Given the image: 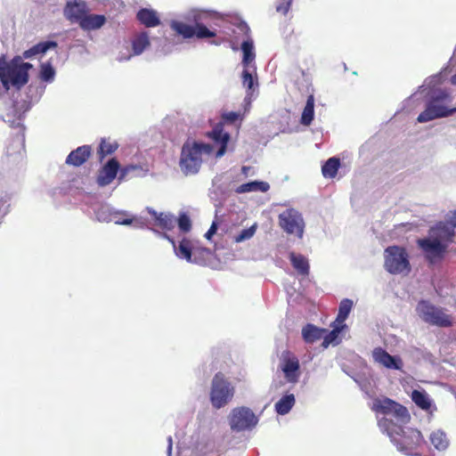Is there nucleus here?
<instances>
[{
	"label": "nucleus",
	"instance_id": "1",
	"mask_svg": "<svg viewBox=\"0 0 456 456\" xmlns=\"http://www.w3.org/2000/svg\"><path fill=\"white\" fill-rule=\"evenodd\" d=\"M455 231L447 224L440 222L429 230V237L419 239L417 245L421 249L429 265L441 262L447 253L450 243L453 241Z\"/></svg>",
	"mask_w": 456,
	"mask_h": 456
},
{
	"label": "nucleus",
	"instance_id": "2",
	"mask_svg": "<svg viewBox=\"0 0 456 456\" xmlns=\"http://www.w3.org/2000/svg\"><path fill=\"white\" fill-rule=\"evenodd\" d=\"M33 68L29 62L23 61L20 56L7 61L4 55L0 56V81L5 90L13 87L20 90L29 79L28 71Z\"/></svg>",
	"mask_w": 456,
	"mask_h": 456
},
{
	"label": "nucleus",
	"instance_id": "3",
	"mask_svg": "<svg viewBox=\"0 0 456 456\" xmlns=\"http://www.w3.org/2000/svg\"><path fill=\"white\" fill-rule=\"evenodd\" d=\"M213 151L214 147L209 143L186 141L182 147L179 161L183 173L186 175L197 174L203 162V154L210 155Z\"/></svg>",
	"mask_w": 456,
	"mask_h": 456
},
{
	"label": "nucleus",
	"instance_id": "4",
	"mask_svg": "<svg viewBox=\"0 0 456 456\" xmlns=\"http://www.w3.org/2000/svg\"><path fill=\"white\" fill-rule=\"evenodd\" d=\"M216 15L209 12H202L195 16V26L188 25L183 21H172L171 28L184 38L196 37L199 39L210 38L216 36V30L208 28L204 22L210 27L209 20L215 19Z\"/></svg>",
	"mask_w": 456,
	"mask_h": 456
},
{
	"label": "nucleus",
	"instance_id": "5",
	"mask_svg": "<svg viewBox=\"0 0 456 456\" xmlns=\"http://www.w3.org/2000/svg\"><path fill=\"white\" fill-rule=\"evenodd\" d=\"M388 436L397 449L406 455L419 456L418 449L425 443L420 431L415 428L403 429L402 427H395V430L389 431Z\"/></svg>",
	"mask_w": 456,
	"mask_h": 456
},
{
	"label": "nucleus",
	"instance_id": "6",
	"mask_svg": "<svg viewBox=\"0 0 456 456\" xmlns=\"http://www.w3.org/2000/svg\"><path fill=\"white\" fill-rule=\"evenodd\" d=\"M452 102V96L446 90L436 92L428 102L426 109L417 118L418 122L425 123L436 118H444L456 111V108L449 109L446 104Z\"/></svg>",
	"mask_w": 456,
	"mask_h": 456
},
{
	"label": "nucleus",
	"instance_id": "7",
	"mask_svg": "<svg viewBox=\"0 0 456 456\" xmlns=\"http://www.w3.org/2000/svg\"><path fill=\"white\" fill-rule=\"evenodd\" d=\"M384 268L391 274L408 275L411 265L406 248L395 245L387 247L384 251Z\"/></svg>",
	"mask_w": 456,
	"mask_h": 456
},
{
	"label": "nucleus",
	"instance_id": "8",
	"mask_svg": "<svg viewBox=\"0 0 456 456\" xmlns=\"http://www.w3.org/2000/svg\"><path fill=\"white\" fill-rule=\"evenodd\" d=\"M419 318L426 323L440 328H449L453 324V318L442 307L436 306L428 300H420L416 307Z\"/></svg>",
	"mask_w": 456,
	"mask_h": 456
},
{
	"label": "nucleus",
	"instance_id": "9",
	"mask_svg": "<svg viewBox=\"0 0 456 456\" xmlns=\"http://www.w3.org/2000/svg\"><path fill=\"white\" fill-rule=\"evenodd\" d=\"M234 388L222 372H217L212 380L210 401L212 405L220 409L233 397Z\"/></svg>",
	"mask_w": 456,
	"mask_h": 456
},
{
	"label": "nucleus",
	"instance_id": "10",
	"mask_svg": "<svg viewBox=\"0 0 456 456\" xmlns=\"http://www.w3.org/2000/svg\"><path fill=\"white\" fill-rule=\"evenodd\" d=\"M372 411L385 415H393L402 421H407L410 414L403 405L389 398L376 399L373 401Z\"/></svg>",
	"mask_w": 456,
	"mask_h": 456
},
{
	"label": "nucleus",
	"instance_id": "11",
	"mask_svg": "<svg viewBox=\"0 0 456 456\" xmlns=\"http://www.w3.org/2000/svg\"><path fill=\"white\" fill-rule=\"evenodd\" d=\"M257 423V418L254 412L247 407L234 408L230 416V426L232 430L242 431L254 428Z\"/></svg>",
	"mask_w": 456,
	"mask_h": 456
},
{
	"label": "nucleus",
	"instance_id": "12",
	"mask_svg": "<svg viewBox=\"0 0 456 456\" xmlns=\"http://www.w3.org/2000/svg\"><path fill=\"white\" fill-rule=\"evenodd\" d=\"M281 370L286 380L289 383H297L300 377V364L298 358L290 351L282 352L281 358Z\"/></svg>",
	"mask_w": 456,
	"mask_h": 456
},
{
	"label": "nucleus",
	"instance_id": "13",
	"mask_svg": "<svg viewBox=\"0 0 456 456\" xmlns=\"http://www.w3.org/2000/svg\"><path fill=\"white\" fill-rule=\"evenodd\" d=\"M281 227L288 233H296L299 238L303 235V220L293 209H287L279 216Z\"/></svg>",
	"mask_w": 456,
	"mask_h": 456
},
{
	"label": "nucleus",
	"instance_id": "14",
	"mask_svg": "<svg viewBox=\"0 0 456 456\" xmlns=\"http://www.w3.org/2000/svg\"><path fill=\"white\" fill-rule=\"evenodd\" d=\"M88 12L87 4L84 1L70 0L64 7V15L71 23L80 24Z\"/></svg>",
	"mask_w": 456,
	"mask_h": 456
},
{
	"label": "nucleus",
	"instance_id": "15",
	"mask_svg": "<svg viewBox=\"0 0 456 456\" xmlns=\"http://www.w3.org/2000/svg\"><path fill=\"white\" fill-rule=\"evenodd\" d=\"M119 168L120 165L117 159L112 158L108 160L97 175L96 181L98 185L103 187L110 184L117 177Z\"/></svg>",
	"mask_w": 456,
	"mask_h": 456
},
{
	"label": "nucleus",
	"instance_id": "16",
	"mask_svg": "<svg viewBox=\"0 0 456 456\" xmlns=\"http://www.w3.org/2000/svg\"><path fill=\"white\" fill-rule=\"evenodd\" d=\"M207 136L212 139L216 144L219 145V149L216 153V158L222 157L227 149V144L230 139V135L228 133L224 132V124L223 122L217 123L212 131L207 134Z\"/></svg>",
	"mask_w": 456,
	"mask_h": 456
},
{
	"label": "nucleus",
	"instance_id": "17",
	"mask_svg": "<svg viewBox=\"0 0 456 456\" xmlns=\"http://www.w3.org/2000/svg\"><path fill=\"white\" fill-rule=\"evenodd\" d=\"M372 356L376 362L380 363L387 369L401 370L403 367V361L400 357L389 354L382 347L374 348Z\"/></svg>",
	"mask_w": 456,
	"mask_h": 456
},
{
	"label": "nucleus",
	"instance_id": "18",
	"mask_svg": "<svg viewBox=\"0 0 456 456\" xmlns=\"http://www.w3.org/2000/svg\"><path fill=\"white\" fill-rule=\"evenodd\" d=\"M163 237L172 244L175 253L179 258L185 259L187 262H194V260H192V250L194 249V247L190 239L183 238L180 240L179 245L176 246L175 240L169 235L163 233Z\"/></svg>",
	"mask_w": 456,
	"mask_h": 456
},
{
	"label": "nucleus",
	"instance_id": "19",
	"mask_svg": "<svg viewBox=\"0 0 456 456\" xmlns=\"http://www.w3.org/2000/svg\"><path fill=\"white\" fill-rule=\"evenodd\" d=\"M92 154L90 145H83L72 151L66 158L65 163L69 166L80 167L85 164Z\"/></svg>",
	"mask_w": 456,
	"mask_h": 456
},
{
	"label": "nucleus",
	"instance_id": "20",
	"mask_svg": "<svg viewBox=\"0 0 456 456\" xmlns=\"http://www.w3.org/2000/svg\"><path fill=\"white\" fill-rule=\"evenodd\" d=\"M106 22V18L102 14H86L82 19L79 26L84 30H95L102 28Z\"/></svg>",
	"mask_w": 456,
	"mask_h": 456
},
{
	"label": "nucleus",
	"instance_id": "21",
	"mask_svg": "<svg viewBox=\"0 0 456 456\" xmlns=\"http://www.w3.org/2000/svg\"><path fill=\"white\" fill-rule=\"evenodd\" d=\"M137 20L147 28H152L159 25L160 20L157 12L153 10L142 8L136 14Z\"/></svg>",
	"mask_w": 456,
	"mask_h": 456
},
{
	"label": "nucleus",
	"instance_id": "22",
	"mask_svg": "<svg viewBox=\"0 0 456 456\" xmlns=\"http://www.w3.org/2000/svg\"><path fill=\"white\" fill-rule=\"evenodd\" d=\"M149 214L154 218L156 224L161 229L170 231L175 227V219L172 215L158 213L153 209L149 210Z\"/></svg>",
	"mask_w": 456,
	"mask_h": 456
},
{
	"label": "nucleus",
	"instance_id": "23",
	"mask_svg": "<svg viewBox=\"0 0 456 456\" xmlns=\"http://www.w3.org/2000/svg\"><path fill=\"white\" fill-rule=\"evenodd\" d=\"M327 333V330L320 329L313 324H306L302 329V337L306 343H314L321 339Z\"/></svg>",
	"mask_w": 456,
	"mask_h": 456
},
{
	"label": "nucleus",
	"instance_id": "24",
	"mask_svg": "<svg viewBox=\"0 0 456 456\" xmlns=\"http://www.w3.org/2000/svg\"><path fill=\"white\" fill-rule=\"evenodd\" d=\"M58 46L55 41L40 42L23 53V57L26 59L31 58L37 54L46 53L49 49H54Z\"/></svg>",
	"mask_w": 456,
	"mask_h": 456
},
{
	"label": "nucleus",
	"instance_id": "25",
	"mask_svg": "<svg viewBox=\"0 0 456 456\" xmlns=\"http://www.w3.org/2000/svg\"><path fill=\"white\" fill-rule=\"evenodd\" d=\"M118 143L116 141H111L107 138H102L97 150L99 160L102 162L104 158L114 153L118 150Z\"/></svg>",
	"mask_w": 456,
	"mask_h": 456
},
{
	"label": "nucleus",
	"instance_id": "26",
	"mask_svg": "<svg viewBox=\"0 0 456 456\" xmlns=\"http://www.w3.org/2000/svg\"><path fill=\"white\" fill-rule=\"evenodd\" d=\"M289 259L293 267L302 275H308L309 264L303 255H297L294 252L289 254Z\"/></svg>",
	"mask_w": 456,
	"mask_h": 456
},
{
	"label": "nucleus",
	"instance_id": "27",
	"mask_svg": "<svg viewBox=\"0 0 456 456\" xmlns=\"http://www.w3.org/2000/svg\"><path fill=\"white\" fill-rule=\"evenodd\" d=\"M270 189V185L266 182L262 181H254L247 183L241 184L237 191L240 193L248 192V191H262L266 192Z\"/></svg>",
	"mask_w": 456,
	"mask_h": 456
},
{
	"label": "nucleus",
	"instance_id": "28",
	"mask_svg": "<svg viewBox=\"0 0 456 456\" xmlns=\"http://www.w3.org/2000/svg\"><path fill=\"white\" fill-rule=\"evenodd\" d=\"M295 404V396L293 394L285 395L276 403L275 410L281 415L287 414Z\"/></svg>",
	"mask_w": 456,
	"mask_h": 456
},
{
	"label": "nucleus",
	"instance_id": "29",
	"mask_svg": "<svg viewBox=\"0 0 456 456\" xmlns=\"http://www.w3.org/2000/svg\"><path fill=\"white\" fill-rule=\"evenodd\" d=\"M314 115V97L313 94H310L307 97L305 106L303 110L301 116V123L305 126H309Z\"/></svg>",
	"mask_w": 456,
	"mask_h": 456
},
{
	"label": "nucleus",
	"instance_id": "30",
	"mask_svg": "<svg viewBox=\"0 0 456 456\" xmlns=\"http://www.w3.org/2000/svg\"><path fill=\"white\" fill-rule=\"evenodd\" d=\"M340 167V160L338 158H330L322 166V173L326 178H333L337 175Z\"/></svg>",
	"mask_w": 456,
	"mask_h": 456
},
{
	"label": "nucleus",
	"instance_id": "31",
	"mask_svg": "<svg viewBox=\"0 0 456 456\" xmlns=\"http://www.w3.org/2000/svg\"><path fill=\"white\" fill-rule=\"evenodd\" d=\"M353 307V301L348 298L343 299L339 304L338 314L334 322L339 325H345L344 322L348 317Z\"/></svg>",
	"mask_w": 456,
	"mask_h": 456
},
{
	"label": "nucleus",
	"instance_id": "32",
	"mask_svg": "<svg viewBox=\"0 0 456 456\" xmlns=\"http://www.w3.org/2000/svg\"><path fill=\"white\" fill-rule=\"evenodd\" d=\"M150 45V40L146 32L137 35L132 42L134 54H141Z\"/></svg>",
	"mask_w": 456,
	"mask_h": 456
},
{
	"label": "nucleus",
	"instance_id": "33",
	"mask_svg": "<svg viewBox=\"0 0 456 456\" xmlns=\"http://www.w3.org/2000/svg\"><path fill=\"white\" fill-rule=\"evenodd\" d=\"M411 400L422 410H428L431 406L430 400L425 391L413 390Z\"/></svg>",
	"mask_w": 456,
	"mask_h": 456
},
{
	"label": "nucleus",
	"instance_id": "34",
	"mask_svg": "<svg viewBox=\"0 0 456 456\" xmlns=\"http://www.w3.org/2000/svg\"><path fill=\"white\" fill-rule=\"evenodd\" d=\"M430 441L437 450H444L448 446L446 435L440 430L435 431L430 435Z\"/></svg>",
	"mask_w": 456,
	"mask_h": 456
},
{
	"label": "nucleus",
	"instance_id": "35",
	"mask_svg": "<svg viewBox=\"0 0 456 456\" xmlns=\"http://www.w3.org/2000/svg\"><path fill=\"white\" fill-rule=\"evenodd\" d=\"M241 50L243 53L242 63L245 67H248L255 59L253 43L251 41H244L241 45Z\"/></svg>",
	"mask_w": 456,
	"mask_h": 456
},
{
	"label": "nucleus",
	"instance_id": "36",
	"mask_svg": "<svg viewBox=\"0 0 456 456\" xmlns=\"http://www.w3.org/2000/svg\"><path fill=\"white\" fill-rule=\"evenodd\" d=\"M346 325H339L336 322L331 323V327L333 328L331 331H330L323 338L322 346L327 347L330 343L337 339L338 334L345 328Z\"/></svg>",
	"mask_w": 456,
	"mask_h": 456
},
{
	"label": "nucleus",
	"instance_id": "37",
	"mask_svg": "<svg viewBox=\"0 0 456 456\" xmlns=\"http://www.w3.org/2000/svg\"><path fill=\"white\" fill-rule=\"evenodd\" d=\"M55 70L50 62H44L40 65V77L44 81H52L54 77Z\"/></svg>",
	"mask_w": 456,
	"mask_h": 456
},
{
	"label": "nucleus",
	"instance_id": "38",
	"mask_svg": "<svg viewBox=\"0 0 456 456\" xmlns=\"http://www.w3.org/2000/svg\"><path fill=\"white\" fill-rule=\"evenodd\" d=\"M256 232V225H252L249 228L243 229L238 235L234 237L235 242H241L250 239Z\"/></svg>",
	"mask_w": 456,
	"mask_h": 456
},
{
	"label": "nucleus",
	"instance_id": "39",
	"mask_svg": "<svg viewBox=\"0 0 456 456\" xmlns=\"http://www.w3.org/2000/svg\"><path fill=\"white\" fill-rule=\"evenodd\" d=\"M293 0H276L275 10L278 13L286 15L292 4Z\"/></svg>",
	"mask_w": 456,
	"mask_h": 456
},
{
	"label": "nucleus",
	"instance_id": "40",
	"mask_svg": "<svg viewBox=\"0 0 456 456\" xmlns=\"http://www.w3.org/2000/svg\"><path fill=\"white\" fill-rule=\"evenodd\" d=\"M179 229L183 232H188L191 229V222L190 217L186 214H181L178 220Z\"/></svg>",
	"mask_w": 456,
	"mask_h": 456
},
{
	"label": "nucleus",
	"instance_id": "41",
	"mask_svg": "<svg viewBox=\"0 0 456 456\" xmlns=\"http://www.w3.org/2000/svg\"><path fill=\"white\" fill-rule=\"evenodd\" d=\"M134 218L129 217L126 212H118L114 216V223L117 224L129 225Z\"/></svg>",
	"mask_w": 456,
	"mask_h": 456
},
{
	"label": "nucleus",
	"instance_id": "42",
	"mask_svg": "<svg viewBox=\"0 0 456 456\" xmlns=\"http://www.w3.org/2000/svg\"><path fill=\"white\" fill-rule=\"evenodd\" d=\"M139 169V167L136 165H127L123 167L122 168H119V175H118V181L122 182L126 180L131 172L135 171Z\"/></svg>",
	"mask_w": 456,
	"mask_h": 456
},
{
	"label": "nucleus",
	"instance_id": "43",
	"mask_svg": "<svg viewBox=\"0 0 456 456\" xmlns=\"http://www.w3.org/2000/svg\"><path fill=\"white\" fill-rule=\"evenodd\" d=\"M242 84L248 89L254 87V77L248 69H244L242 72Z\"/></svg>",
	"mask_w": 456,
	"mask_h": 456
},
{
	"label": "nucleus",
	"instance_id": "44",
	"mask_svg": "<svg viewBox=\"0 0 456 456\" xmlns=\"http://www.w3.org/2000/svg\"><path fill=\"white\" fill-rule=\"evenodd\" d=\"M240 118V115L238 112L231 111L226 112L222 115V121L221 122H226L229 124H233L237 120Z\"/></svg>",
	"mask_w": 456,
	"mask_h": 456
},
{
	"label": "nucleus",
	"instance_id": "45",
	"mask_svg": "<svg viewBox=\"0 0 456 456\" xmlns=\"http://www.w3.org/2000/svg\"><path fill=\"white\" fill-rule=\"evenodd\" d=\"M217 231V224L216 222H213L208 231L206 232L205 237L208 240H210L212 236Z\"/></svg>",
	"mask_w": 456,
	"mask_h": 456
},
{
	"label": "nucleus",
	"instance_id": "46",
	"mask_svg": "<svg viewBox=\"0 0 456 456\" xmlns=\"http://www.w3.org/2000/svg\"><path fill=\"white\" fill-rule=\"evenodd\" d=\"M448 226L453 228V230L456 228V210L451 217V225L448 224Z\"/></svg>",
	"mask_w": 456,
	"mask_h": 456
},
{
	"label": "nucleus",
	"instance_id": "47",
	"mask_svg": "<svg viewBox=\"0 0 456 456\" xmlns=\"http://www.w3.org/2000/svg\"><path fill=\"white\" fill-rule=\"evenodd\" d=\"M249 169H250V167H245V166H244V167H242V168H241L242 173H243L245 175H248V170H249Z\"/></svg>",
	"mask_w": 456,
	"mask_h": 456
},
{
	"label": "nucleus",
	"instance_id": "48",
	"mask_svg": "<svg viewBox=\"0 0 456 456\" xmlns=\"http://www.w3.org/2000/svg\"><path fill=\"white\" fill-rule=\"evenodd\" d=\"M6 201L4 200H0V209L5 205Z\"/></svg>",
	"mask_w": 456,
	"mask_h": 456
},
{
	"label": "nucleus",
	"instance_id": "49",
	"mask_svg": "<svg viewBox=\"0 0 456 456\" xmlns=\"http://www.w3.org/2000/svg\"><path fill=\"white\" fill-rule=\"evenodd\" d=\"M452 83L456 85V74L452 77Z\"/></svg>",
	"mask_w": 456,
	"mask_h": 456
},
{
	"label": "nucleus",
	"instance_id": "50",
	"mask_svg": "<svg viewBox=\"0 0 456 456\" xmlns=\"http://www.w3.org/2000/svg\"><path fill=\"white\" fill-rule=\"evenodd\" d=\"M200 250L202 252L209 253V250L208 248H200Z\"/></svg>",
	"mask_w": 456,
	"mask_h": 456
},
{
	"label": "nucleus",
	"instance_id": "51",
	"mask_svg": "<svg viewBox=\"0 0 456 456\" xmlns=\"http://www.w3.org/2000/svg\"><path fill=\"white\" fill-rule=\"evenodd\" d=\"M242 27L245 28L247 30L249 29L248 27L246 24H243Z\"/></svg>",
	"mask_w": 456,
	"mask_h": 456
}]
</instances>
